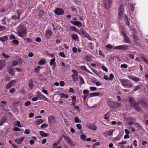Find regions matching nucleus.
I'll return each instance as SVG.
<instances>
[{
    "label": "nucleus",
    "mask_w": 148,
    "mask_h": 148,
    "mask_svg": "<svg viewBox=\"0 0 148 148\" xmlns=\"http://www.w3.org/2000/svg\"><path fill=\"white\" fill-rule=\"evenodd\" d=\"M88 46L89 48L91 50H93V49L94 45L92 43L89 42L88 43Z\"/></svg>",
    "instance_id": "nucleus-35"
},
{
    "label": "nucleus",
    "mask_w": 148,
    "mask_h": 148,
    "mask_svg": "<svg viewBox=\"0 0 148 148\" xmlns=\"http://www.w3.org/2000/svg\"><path fill=\"white\" fill-rule=\"evenodd\" d=\"M74 121L75 123H81V121L77 117H75L74 118Z\"/></svg>",
    "instance_id": "nucleus-42"
},
{
    "label": "nucleus",
    "mask_w": 148,
    "mask_h": 148,
    "mask_svg": "<svg viewBox=\"0 0 148 148\" xmlns=\"http://www.w3.org/2000/svg\"><path fill=\"white\" fill-rule=\"evenodd\" d=\"M86 60L87 61H88V62L92 60V59L91 58V56L90 55H87L86 56Z\"/></svg>",
    "instance_id": "nucleus-45"
},
{
    "label": "nucleus",
    "mask_w": 148,
    "mask_h": 148,
    "mask_svg": "<svg viewBox=\"0 0 148 148\" xmlns=\"http://www.w3.org/2000/svg\"><path fill=\"white\" fill-rule=\"evenodd\" d=\"M55 13L57 15H61L64 14V10L62 8H56L54 11Z\"/></svg>",
    "instance_id": "nucleus-9"
},
{
    "label": "nucleus",
    "mask_w": 148,
    "mask_h": 148,
    "mask_svg": "<svg viewBox=\"0 0 148 148\" xmlns=\"http://www.w3.org/2000/svg\"><path fill=\"white\" fill-rule=\"evenodd\" d=\"M113 132V130L112 129H110L108 132V134L109 136L112 135Z\"/></svg>",
    "instance_id": "nucleus-50"
},
{
    "label": "nucleus",
    "mask_w": 148,
    "mask_h": 148,
    "mask_svg": "<svg viewBox=\"0 0 148 148\" xmlns=\"http://www.w3.org/2000/svg\"><path fill=\"white\" fill-rule=\"evenodd\" d=\"M50 64L51 66H53L54 68L56 66V63L55 62V58L51 59L50 62Z\"/></svg>",
    "instance_id": "nucleus-19"
},
{
    "label": "nucleus",
    "mask_w": 148,
    "mask_h": 148,
    "mask_svg": "<svg viewBox=\"0 0 148 148\" xmlns=\"http://www.w3.org/2000/svg\"><path fill=\"white\" fill-rule=\"evenodd\" d=\"M133 36L134 40L135 42H136V41L138 40V36L135 35H133Z\"/></svg>",
    "instance_id": "nucleus-46"
},
{
    "label": "nucleus",
    "mask_w": 148,
    "mask_h": 148,
    "mask_svg": "<svg viewBox=\"0 0 148 148\" xmlns=\"http://www.w3.org/2000/svg\"><path fill=\"white\" fill-rule=\"evenodd\" d=\"M129 100L131 106H133V105L134 104V103L136 102L134 98L132 97H129Z\"/></svg>",
    "instance_id": "nucleus-17"
},
{
    "label": "nucleus",
    "mask_w": 148,
    "mask_h": 148,
    "mask_svg": "<svg viewBox=\"0 0 148 148\" xmlns=\"http://www.w3.org/2000/svg\"><path fill=\"white\" fill-rule=\"evenodd\" d=\"M60 96L62 98H65L67 99L69 97V96L66 94L63 93H61L60 94Z\"/></svg>",
    "instance_id": "nucleus-36"
},
{
    "label": "nucleus",
    "mask_w": 148,
    "mask_h": 148,
    "mask_svg": "<svg viewBox=\"0 0 148 148\" xmlns=\"http://www.w3.org/2000/svg\"><path fill=\"white\" fill-rule=\"evenodd\" d=\"M80 138L83 141H85L86 140V136L85 135L83 134H82L80 136Z\"/></svg>",
    "instance_id": "nucleus-40"
},
{
    "label": "nucleus",
    "mask_w": 148,
    "mask_h": 148,
    "mask_svg": "<svg viewBox=\"0 0 148 148\" xmlns=\"http://www.w3.org/2000/svg\"><path fill=\"white\" fill-rule=\"evenodd\" d=\"M12 86L11 85V84H10L9 82L6 85L5 88L6 89H8L11 87Z\"/></svg>",
    "instance_id": "nucleus-61"
},
{
    "label": "nucleus",
    "mask_w": 148,
    "mask_h": 148,
    "mask_svg": "<svg viewBox=\"0 0 148 148\" xmlns=\"http://www.w3.org/2000/svg\"><path fill=\"white\" fill-rule=\"evenodd\" d=\"M119 81L122 85L123 86L128 88L132 87V84L131 82L127 79H119Z\"/></svg>",
    "instance_id": "nucleus-2"
},
{
    "label": "nucleus",
    "mask_w": 148,
    "mask_h": 148,
    "mask_svg": "<svg viewBox=\"0 0 148 148\" xmlns=\"http://www.w3.org/2000/svg\"><path fill=\"white\" fill-rule=\"evenodd\" d=\"M128 48V47L127 45H124L114 47H113V49L125 50H126Z\"/></svg>",
    "instance_id": "nucleus-5"
},
{
    "label": "nucleus",
    "mask_w": 148,
    "mask_h": 148,
    "mask_svg": "<svg viewBox=\"0 0 148 148\" xmlns=\"http://www.w3.org/2000/svg\"><path fill=\"white\" fill-rule=\"evenodd\" d=\"M17 32L18 36L23 38H24L26 36L27 33L26 28L23 26H19Z\"/></svg>",
    "instance_id": "nucleus-1"
},
{
    "label": "nucleus",
    "mask_w": 148,
    "mask_h": 148,
    "mask_svg": "<svg viewBox=\"0 0 148 148\" xmlns=\"http://www.w3.org/2000/svg\"><path fill=\"white\" fill-rule=\"evenodd\" d=\"M5 17H4L2 20V24L3 25H5L6 23L5 21Z\"/></svg>",
    "instance_id": "nucleus-60"
},
{
    "label": "nucleus",
    "mask_w": 148,
    "mask_h": 148,
    "mask_svg": "<svg viewBox=\"0 0 148 148\" xmlns=\"http://www.w3.org/2000/svg\"><path fill=\"white\" fill-rule=\"evenodd\" d=\"M37 96L38 98H40V99H43L45 100H46L47 99L44 95L40 94H38Z\"/></svg>",
    "instance_id": "nucleus-22"
},
{
    "label": "nucleus",
    "mask_w": 148,
    "mask_h": 148,
    "mask_svg": "<svg viewBox=\"0 0 148 148\" xmlns=\"http://www.w3.org/2000/svg\"><path fill=\"white\" fill-rule=\"evenodd\" d=\"M70 28L71 31H75L78 34H80V32H79V29H77L75 27L70 26Z\"/></svg>",
    "instance_id": "nucleus-18"
},
{
    "label": "nucleus",
    "mask_w": 148,
    "mask_h": 148,
    "mask_svg": "<svg viewBox=\"0 0 148 148\" xmlns=\"http://www.w3.org/2000/svg\"><path fill=\"white\" fill-rule=\"evenodd\" d=\"M59 56H60L64 58L65 57V54L64 52H60L59 53Z\"/></svg>",
    "instance_id": "nucleus-51"
},
{
    "label": "nucleus",
    "mask_w": 148,
    "mask_h": 148,
    "mask_svg": "<svg viewBox=\"0 0 148 148\" xmlns=\"http://www.w3.org/2000/svg\"><path fill=\"white\" fill-rule=\"evenodd\" d=\"M99 55L101 56H102L104 58L105 57V55L103 53L102 51L100 50H99Z\"/></svg>",
    "instance_id": "nucleus-56"
},
{
    "label": "nucleus",
    "mask_w": 148,
    "mask_h": 148,
    "mask_svg": "<svg viewBox=\"0 0 148 148\" xmlns=\"http://www.w3.org/2000/svg\"><path fill=\"white\" fill-rule=\"evenodd\" d=\"M135 82H138L141 80V79L138 77H134L133 80Z\"/></svg>",
    "instance_id": "nucleus-38"
},
{
    "label": "nucleus",
    "mask_w": 148,
    "mask_h": 148,
    "mask_svg": "<svg viewBox=\"0 0 148 148\" xmlns=\"http://www.w3.org/2000/svg\"><path fill=\"white\" fill-rule=\"evenodd\" d=\"M55 118L52 115L49 116L48 118V121L49 123H51L52 121H54Z\"/></svg>",
    "instance_id": "nucleus-25"
},
{
    "label": "nucleus",
    "mask_w": 148,
    "mask_h": 148,
    "mask_svg": "<svg viewBox=\"0 0 148 148\" xmlns=\"http://www.w3.org/2000/svg\"><path fill=\"white\" fill-rule=\"evenodd\" d=\"M45 64V60L43 59L40 60L38 62L39 65H43Z\"/></svg>",
    "instance_id": "nucleus-47"
},
{
    "label": "nucleus",
    "mask_w": 148,
    "mask_h": 148,
    "mask_svg": "<svg viewBox=\"0 0 148 148\" xmlns=\"http://www.w3.org/2000/svg\"><path fill=\"white\" fill-rule=\"evenodd\" d=\"M24 40L27 41L28 42H31L32 41V40L29 38H24Z\"/></svg>",
    "instance_id": "nucleus-54"
},
{
    "label": "nucleus",
    "mask_w": 148,
    "mask_h": 148,
    "mask_svg": "<svg viewBox=\"0 0 148 148\" xmlns=\"http://www.w3.org/2000/svg\"><path fill=\"white\" fill-rule=\"evenodd\" d=\"M39 133L40 135L42 137H47L48 136V134L46 133H45L43 131H40L39 132Z\"/></svg>",
    "instance_id": "nucleus-24"
},
{
    "label": "nucleus",
    "mask_w": 148,
    "mask_h": 148,
    "mask_svg": "<svg viewBox=\"0 0 148 148\" xmlns=\"http://www.w3.org/2000/svg\"><path fill=\"white\" fill-rule=\"evenodd\" d=\"M110 112H108L105 114L103 119L105 120H108L110 117Z\"/></svg>",
    "instance_id": "nucleus-28"
},
{
    "label": "nucleus",
    "mask_w": 148,
    "mask_h": 148,
    "mask_svg": "<svg viewBox=\"0 0 148 148\" xmlns=\"http://www.w3.org/2000/svg\"><path fill=\"white\" fill-rule=\"evenodd\" d=\"M140 103H141L143 107L145 108H147L148 107V101L145 99L143 98L140 100Z\"/></svg>",
    "instance_id": "nucleus-7"
},
{
    "label": "nucleus",
    "mask_w": 148,
    "mask_h": 148,
    "mask_svg": "<svg viewBox=\"0 0 148 148\" xmlns=\"http://www.w3.org/2000/svg\"><path fill=\"white\" fill-rule=\"evenodd\" d=\"M101 93V92H92L89 93L88 97L90 98L93 97H95L99 96V95L100 93Z\"/></svg>",
    "instance_id": "nucleus-14"
},
{
    "label": "nucleus",
    "mask_w": 148,
    "mask_h": 148,
    "mask_svg": "<svg viewBox=\"0 0 148 148\" xmlns=\"http://www.w3.org/2000/svg\"><path fill=\"white\" fill-rule=\"evenodd\" d=\"M133 107L138 112H139L141 110L140 107L139 106V103L135 102L133 106H131Z\"/></svg>",
    "instance_id": "nucleus-13"
},
{
    "label": "nucleus",
    "mask_w": 148,
    "mask_h": 148,
    "mask_svg": "<svg viewBox=\"0 0 148 148\" xmlns=\"http://www.w3.org/2000/svg\"><path fill=\"white\" fill-rule=\"evenodd\" d=\"M5 65V62H2L0 60V69H2Z\"/></svg>",
    "instance_id": "nucleus-31"
},
{
    "label": "nucleus",
    "mask_w": 148,
    "mask_h": 148,
    "mask_svg": "<svg viewBox=\"0 0 148 148\" xmlns=\"http://www.w3.org/2000/svg\"><path fill=\"white\" fill-rule=\"evenodd\" d=\"M18 62L16 60H14L12 62V66H16L18 64Z\"/></svg>",
    "instance_id": "nucleus-48"
},
{
    "label": "nucleus",
    "mask_w": 148,
    "mask_h": 148,
    "mask_svg": "<svg viewBox=\"0 0 148 148\" xmlns=\"http://www.w3.org/2000/svg\"><path fill=\"white\" fill-rule=\"evenodd\" d=\"M80 82L81 84H83L84 83V81L82 77L81 76H79Z\"/></svg>",
    "instance_id": "nucleus-41"
},
{
    "label": "nucleus",
    "mask_w": 148,
    "mask_h": 148,
    "mask_svg": "<svg viewBox=\"0 0 148 148\" xmlns=\"http://www.w3.org/2000/svg\"><path fill=\"white\" fill-rule=\"evenodd\" d=\"M69 22L73 25L79 27H81L82 25V23L79 21H73L71 20L69 21Z\"/></svg>",
    "instance_id": "nucleus-12"
},
{
    "label": "nucleus",
    "mask_w": 148,
    "mask_h": 148,
    "mask_svg": "<svg viewBox=\"0 0 148 148\" xmlns=\"http://www.w3.org/2000/svg\"><path fill=\"white\" fill-rule=\"evenodd\" d=\"M128 67V65L125 64H122L121 66V67L122 68L126 69Z\"/></svg>",
    "instance_id": "nucleus-53"
},
{
    "label": "nucleus",
    "mask_w": 148,
    "mask_h": 148,
    "mask_svg": "<svg viewBox=\"0 0 148 148\" xmlns=\"http://www.w3.org/2000/svg\"><path fill=\"white\" fill-rule=\"evenodd\" d=\"M89 89L91 91H94L96 90H97V88L96 87H90L89 88Z\"/></svg>",
    "instance_id": "nucleus-55"
},
{
    "label": "nucleus",
    "mask_w": 148,
    "mask_h": 148,
    "mask_svg": "<svg viewBox=\"0 0 148 148\" xmlns=\"http://www.w3.org/2000/svg\"><path fill=\"white\" fill-rule=\"evenodd\" d=\"M44 11L42 10H40L38 13V16L40 17H42L44 15Z\"/></svg>",
    "instance_id": "nucleus-33"
},
{
    "label": "nucleus",
    "mask_w": 148,
    "mask_h": 148,
    "mask_svg": "<svg viewBox=\"0 0 148 148\" xmlns=\"http://www.w3.org/2000/svg\"><path fill=\"white\" fill-rule=\"evenodd\" d=\"M112 1V0H106L103 4L104 8L107 9L108 8L110 7Z\"/></svg>",
    "instance_id": "nucleus-10"
},
{
    "label": "nucleus",
    "mask_w": 148,
    "mask_h": 148,
    "mask_svg": "<svg viewBox=\"0 0 148 148\" xmlns=\"http://www.w3.org/2000/svg\"><path fill=\"white\" fill-rule=\"evenodd\" d=\"M124 8L123 5H121L119 8L118 15L119 18H121L123 15Z\"/></svg>",
    "instance_id": "nucleus-6"
},
{
    "label": "nucleus",
    "mask_w": 148,
    "mask_h": 148,
    "mask_svg": "<svg viewBox=\"0 0 148 148\" xmlns=\"http://www.w3.org/2000/svg\"><path fill=\"white\" fill-rule=\"evenodd\" d=\"M124 18H125V21L126 22V24L128 25L129 24V22L128 19V18L127 16L126 15V14H125V16H124Z\"/></svg>",
    "instance_id": "nucleus-37"
},
{
    "label": "nucleus",
    "mask_w": 148,
    "mask_h": 148,
    "mask_svg": "<svg viewBox=\"0 0 148 148\" xmlns=\"http://www.w3.org/2000/svg\"><path fill=\"white\" fill-rule=\"evenodd\" d=\"M28 85L29 88L31 89H32L34 87L32 79H31L29 81Z\"/></svg>",
    "instance_id": "nucleus-23"
},
{
    "label": "nucleus",
    "mask_w": 148,
    "mask_h": 148,
    "mask_svg": "<svg viewBox=\"0 0 148 148\" xmlns=\"http://www.w3.org/2000/svg\"><path fill=\"white\" fill-rule=\"evenodd\" d=\"M102 69L103 70V71H106V72H108V69L105 66H104L102 65L101 66Z\"/></svg>",
    "instance_id": "nucleus-52"
},
{
    "label": "nucleus",
    "mask_w": 148,
    "mask_h": 148,
    "mask_svg": "<svg viewBox=\"0 0 148 148\" xmlns=\"http://www.w3.org/2000/svg\"><path fill=\"white\" fill-rule=\"evenodd\" d=\"M114 78V75L112 73H111V74H110V75H109V79H110V80H111L112 79H113V78Z\"/></svg>",
    "instance_id": "nucleus-63"
},
{
    "label": "nucleus",
    "mask_w": 148,
    "mask_h": 148,
    "mask_svg": "<svg viewBox=\"0 0 148 148\" xmlns=\"http://www.w3.org/2000/svg\"><path fill=\"white\" fill-rule=\"evenodd\" d=\"M42 68V67H40V66H37L35 69V72L36 73H38L39 72L40 68Z\"/></svg>",
    "instance_id": "nucleus-43"
},
{
    "label": "nucleus",
    "mask_w": 148,
    "mask_h": 148,
    "mask_svg": "<svg viewBox=\"0 0 148 148\" xmlns=\"http://www.w3.org/2000/svg\"><path fill=\"white\" fill-rule=\"evenodd\" d=\"M71 97L72 101L71 105L72 106H75L76 102V97L75 96H72Z\"/></svg>",
    "instance_id": "nucleus-21"
},
{
    "label": "nucleus",
    "mask_w": 148,
    "mask_h": 148,
    "mask_svg": "<svg viewBox=\"0 0 148 148\" xmlns=\"http://www.w3.org/2000/svg\"><path fill=\"white\" fill-rule=\"evenodd\" d=\"M71 37L73 40H76L78 38V36L75 34H73L71 35Z\"/></svg>",
    "instance_id": "nucleus-27"
},
{
    "label": "nucleus",
    "mask_w": 148,
    "mask_h": 148,
    "mask_svg": "<svg viewBox=\"0 0 148 148\" xmlns=\"http://www.w3.org/2000/svg\"><path fill=\"white\" fill-rule=\"evenodd\" d=\"M87 127L92 130H95L97 128V127L94 125H87Z\"/></svg>",
    "instance_id": "nucleus-20"
},
{
    "label": "nucleus",
    "mask_w": 148,
    "mask_h": 148,
    "mask_svg": "<svg viewBox=\"0 0 148 148\" xmlns=\"http://www.w3.org/2000/svg\"><path fill=\"white\" fill-rule=\"evenodd\" d=\"M8 39V37L7 36H4L0 38V40L1 41L5 42Z\"/></svg>",
    "instance_id": "nucleus-30"
},
{
    "label": "nucleus",
    "mask_w": 148,
    "mask_h": 148,
    "mask_svg": "<svg viewBox=\"0 0 148 148\" xmlns=\"http://www.w3.org/2000/svg\"><path fill=\"white\" fill-rule=\"evenodd\" d=\"M127 141H126L123 142L122 141L120 142L119 143V145L121 148H122L123 147V144H126L127 143Z\"/></svg>",
    "instance_id": "nucleus-39"
},
{
    "label": "nucleus",
    "mask_w": 148,
    "mask_h": 148,
    "mask_svg": "<svg viewBox=\"0 0 148 148\" xmlns=\"http://www.w3.org/2000/svg\"><path fill=\"white\" fill-rule=\"evenodd\" d=\"M52 32L50 30H47L45 33L46 38L47 39L49 38L52 35Z\"/></svg>",
    "instance_id": "nucleus-15"
},
{
    "label": "nucleus",
    "mask_w": 148,
    "mask_h": 148,
    "mask_svg": "<svg viewBox=\"0 0 148 148\" xmlns=\"http://www.w3.org/2000/svg\"><path fill=\"white\" fill-rule=\"evenodd\" d=\"M16 125L20 127H22L20 124V122L19 121H16Z\"/></svg>",
    "instance_id": "nucleus-59"
},
{
    "label": "nucleus",
    "mask_w": 148,
    "mask_h": 148,
    "mask_svg": "<svg viewBox=\"0 0 148 148\" xmlns=\"http://www.w3.org/2000/svg\"><path fill=\"white\" fill-rule=\"evenodd\" d=\"M31 102L29 101H27L25 102V105L26 106H29L31 104Z\"/></svg>",
    "instance_id": "nucleus-62"
},
{
    "label": "nucleus",
    "mask_w": 148,
    "mask_h": 148,
    "mask_svg": "<svg viewBox=\"0 0 148 148\" xmlns=\"http://www.w3.org/2000/svg\"><path fill=\"white\" fill-rule=\"evenodd\" d=\"M36 41L38 42H40L41 41V39L40 37H38L36 38Z\"/></svg>",
    "instance_id": "nucleus-64"
},
{
    "label": "nucleus",
    "mask_w": 148,
    "mask_h": 148,
    "mask_svg": "<svg viewBox=\"0 0 148 148\" xmlns=\"http://www.w3.org/2000/svg\"><path fill=\"white\" fill-rule=\"evenodd\" d=\"M64 138L66 142L69 144L71 147L73 148L75 147L74 143L71 140V139L70 138L66 136Z\"/></svg>",
    "instance_id": "nucleus-8"
},
{
    "label": "nucleus",
    "mask_w": 148,
    "mask_h": 148,
    "mask_svg": "<svg viewBox=\"0 0 148 148\" xmlns=\"http://www.w3.org/2000/svg\"><path fill=\"white\" fill-rule=\"evenodd\" d=\"M16 12L17 13L18 16L17 17V19H20V15L21 14V13L20 12V10H17L16 11Z\"/></svg>",
    "instance_id": "nucleus-44"
},
{
    "label": "nucleus",
    "mask_w": 148,
    "mask_h": 148,
    "mask_svg": "<svg viewBox=\"0 0 148 148\" xmlns=\"http://www.w3.org/2000/svg\"><path fill=\"white\" fill-rule=\"evenodd\" d=\"M141 59L143 61L145 62L147 64H148V60L147 58L144 57L142 56L141 57Z\"/></svg>",
    "instance_id": "nucleus-34"
},
{
    "label": "nucleus",
    "mask_w": 148,
    "mask_h": 148,
    "mask_svg": "<svg viewBox=\"0 0 148 148\" xmlns=\"http://www.w3.org/2000/svg\"><path fill=\"white\" fill-rule=\"evenodd\" d=\"M79 32H80V34H82L83 36L87 38L88 40H92V38L84 30V29L83 28H81L80 29Z\"/></svg>",
    "instance_id": "nucleus-3"
},
{
    "label": "nucleus",
    "mask_w": 148,
    "mask_h": 148,
    "mask_svg": "<svg viewBox=\"0 0 148 148\" xmlns=\"http://www.w3.org/2000/svg\"><path fill=\"white\" fill-rule=\"evenodd\" d=\"M82 69L84 70L85 71L88 73L90 74H92V73L90 71L88 70L86 68V67L84 66H82L81 67Z\"/></svg>",
    "instance_id": "nucleus-26"
},
{
    "label": "nucleus",
    "mask_w": 148,
    "mask_h": 148,
    "mask_svg": "<svg viewBox=\"0 0 148 148\" xmlns=\"http://www.w3.org/2000/svg\"><path fill=\"white\" fill-rule=\"evenodd\" d=\"M25 139V137H22L21 138L16 139L15 140V142L18 144H21Z\"/></svg>",
    "instance_id": "nucleus-16"
},
{
    "label": "nucleus",
    "mask_w": 148,
    "mask_h": 148,
    "mask_svg": "<svg viewBox=\"0 0 148 148\" xmlns=\"http://www.w3.org/2000/svg\"><path fill=\"white\" fill-rule=\"evenodd\" d=\"M106 47L108 48H109L110 49H113L112 46L110 44H108L106 46Z\"/></svg>",
    "instance_id": "nucleus-58"
},
{
    "label": "nucleus",
    "mask_w": 148,
    "mask_h": 148,
    "mask_svg": "<svg viewBox=\"0 0 148 148\" xmlns=\"http://www.w3.org/2000/svg\"><path fill=\"white\" fill-rule=\"evenodd\" d=\"M43 121L42 119H38L36 121V123L37 125H38L43 123Z\"/></svg>",
    "instance_id": "nucleus-32"
},
{
    "label": "nucleus",
    "mask_w": 148,
    "mask_h": 148,
    "mask_svg": "<svg viewBox=\"0 0 148 148\" xmlns=\"http://www.w3.org/2000/svg\"><path fill=\"white\" fill-rule=\"evenodd\" d=\"M72 71L73 74L71 75V77H72L73 81L74 82H76L78 80V73L75 69L73 70Z\"/></svg>",
    "instance_id": "nucleus-4"
},
{
    "label": "nucleus",
    "mask_w": 148,
    "mask_h": 148,
    "mask_svg": "<svg viewBox=\"0 0 148 148\" xmlns=\"http://www.w3.org/2000/svg\"><path fill=\"white\" fill-rule=\"evenodd\" d=\"M71 9L72 11H73V12H77V10L75 6H71Z\"/></svg>",
    "instance_id": "nucleus-49"
},
{
    "label": "nucleus",
    "mask_w": 148,
    "mask_h": 148,
    "mask_svg": "<svg viewBox=\"0 0 148 148\" xmlns=\"http://www.w3.org/2000/svg\"><path fill=\"white\" fill-rule=\"evenodd\" d=\"M6 120V118L4 117H3L1 120V121L2 122H3V123L4 124Z\"/></svg>",
    "instance_id": "nucleus-57"
},
{
    "label": "nucleus",
    "mask_w": 148,
    "mask_h": 148,
    "mask_svg": "<svg viewBox=\"0 0 148 148\" xmlns=\"http://www.w3.org/2000/svg\"><path fill=\"white\" fill-rule=\"evenodd\" d=\"M108 105L111 108H116L118 106L117 103L113 101L109 102Z\"/></svg>",
    "instance_id": "nucleus-11"
},
{
    "label": "nucleus",
    "mask_w": 148,
    "mask_h": 148,
    "mask_svg": "<svg viewBox=\"0 0 148 148\" xmlns=\"http://www.w3.org/2000/svg\"><path fill=\"white\" fill-rule=\"evenodd\" d=\"M123 40L124 42L126 43H129L130 42V39L127 36L124 37Z\"/></svg>",
    "instance_id": "nucleus-29"
}]
</instances>
